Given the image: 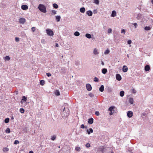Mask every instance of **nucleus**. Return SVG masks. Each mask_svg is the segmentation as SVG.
Listing matches in <instances>:
<instances>
[{"label":"nucleus","instance_id":"obj_62","mask_svg":"<svg viewBox=\"0 0 153 153\" xmlns=\"http://www.w3.org/2000/svg\"><path fill=\"white\" fill-rule=\"evenodd\" d=\"M11 119L12 120H13L14 119V118L13 117V115H12L11 117Z\"/></svg>","mask_w":153,"mask_h":153},{"label":"nucleus","instance_id":"obj_26","mask_svg":"<svg viewBox=\"0 0 153 153\" xmlns=\"http://www.w3.org/2000/svg\"><path fill=\"white\" fill-rule=\"evenodd\" d=\"M133 102L134 100L132 98H129V102L131 104H132L133 103Z\"/></svg>","mask_w":153,"mask_h":153},{"label":"nucleus","instance_id":"obj_44","mask_svg":"<svg viewBox=\"0 0 153 153\" xmlns=\"http://www.w3.org/2000/svg\"><path fill=\"white\" fill-rule=\"evenodd\" d=\"M15 40L16 42H18L19 41V37H16L15 38Z\"/></svg>","mask_w":153,"mask_h":153},{"label":"nucleus","instance_id":"obj_42","mask_svg":"<svg viewBox=\"0 0 153 153\" xmlns=\"http://www.w3.org/2000/svg\"><path fill=\"white\" fill-rule=\"evenodd\" d=\"M19 142L18 140H16L14 141V144L15 145H16L17 144H18L19 143Z\"/></svg>","mask_w":153,"mask_h":153},{"label":"nucleus","instance_id":"obj_5","mask_svg":"<svg viewBox=\"0 0 153 153\" xmlns=\"http://www.w3.org/2000/svg\"><path fill=\"white\" fill-rule=\"evenodd\" d=\"M59 72L61 74H64L66 72L65 68V67L59 68Z\"/></svg>","mask_w":153,"mask_h":153},{"label":"nucleus","instance_id":"obj_64","mask_svg":"<svg viewBox=\"0 0 153 153\" xmlns=\"http://www.w3.org/2000/svg\"><path fill=\"white\" fill-rule=\"evenodd\" d=\"M29 153H34L32 151H30L29 152Z\"/></svg>","mask_w":153,"mask_h":153},{"label":"nucleus","instance_id":"obj_6","mask_svg":"<svg viewBox=\"0 0 153 153\" xmlns=\"http://www.w3.org/2000/svg\"><path fill=\"white\" fill-rule=\"evenodd\" d=\"M86 88L88 91H90L92 90V87L90 84H87L86 85Z\"/></svg>","mask_w":153,"mask_h":153},{"label":"nucleus","instance_id":"obj_52","mask_svg":"<svg viewBox=\"0 0 153 153\" xmlns=\"http://www.w3.org/2000/svg\"><path fill=\"white\" fill-rule=\"evenodd\" d=\"M85 127V126L84 124H82L80 126V128H84Z\"/></svg>","mask_w":153,"mask_h":153},{"label":"nucleus","instance_id":"obj_49","mask_svg":"<svg viewBox=\"0 0 153 153\" xmlns=\"http://www.w3.org/2000/svg\"><path fill=\"white\" fill-rule=\"evenodd\" d=\"M146 114L145 113H143L142 114V117H146Z\"/></svg>","mask_w":153,"mask_h":153},{"label":"nucleus","instance_id":"obj_20","mask_svg":"<svg viewBox=\"0 0 153 153\" xmlns=\"http://www.w3.org/2000/svg\"><path fill=\"white\" fill-rule=\"evenodd\" d=\"M56 96H59L60 95L59 91L58 90L55 91L54 92Z\"/></svg>","mask_w":153,"mask_h":153},{"label":"nucleus","instance_id":"obj_4","mask_svg":"<svg viewBox=\"0 0 153 153\" xmlns=\"http://www.w3.org/2000/svg\"><path fill=\"white\" fill-rule=\"evenodd\" d=\"M46 30L47 34L51 36H53L54 33L53 31L51 29H48Z\"/></svg>","mask_w":153,"mask_h":153},{"label":"nucleus","instance_id":"obj_51","mask_svg":"<svg viewBox=\"0 0 153 153\" xmlns=\"http://www.w3.org/2000/svg\"><path fill=\"white\" fill-rule=\"evenodd\" d=\"M126 32V31H125V30L123 29H122L121 30V33H123L124 34Z\"/></svg>","mask_w":153,"mask_h":153},{"label":"nucleus","instance_id":"obj_1","mask_svg":"<svg viewBox=\"0 0 153 153\" xmlns=\"http://www.w3.org/2000/svg\"><path fill=\"white\" fill-rule=\"evenodd\" d=\"M69 109L67 108V110H65V108L64 107L62 112V117H67L69 115Z\"/></svg>","mask_w":153,"mask_h":153},{"label":"nucleus","instance_id":"obj_29","mask_svg":"<svg viewBox=\"0 0 153 153\" xmlns=\"http://www.w3.org/2000/svg\"><path fill=\"white\" fill-rule=\"evenodd\" d=\"M53 7L55 9H57L58 8V5L56 3H54L53 4Z\"/></svg>","mask_w":153,"mask_h":153},{"label":"nucleus","instance_id":"obj_50","mask_svg":"<svg viewBox=\"0 0 153 153\" xmlns=\"http://www.w3.org/2000/svg\"><path fill=\"white\" fill-rule=\"evenodd\" d=\"M111 31H112V30L111 28L108 29V33H111Z\"/></svg>","mask_w":153,"mask_h":153},{"label":"nucleus","instance_id":"obj_22","mask_svg":"<svg viewBox=\"0 0 153 153\" xmlns=\"http://www.w3.org/2000/svg\"><path fill=\"white\" fill-rule=\"evenodd\" d=\"M80 11L82 13H84L85 11V8L84 7H82L80 9Z\"/></svg>","mask_w":153,"mask_h":153},{"label":"nucleus","instance_id":"obj_25","mask_svg":"<svg viewBox=\"0 0 153 153\" xmlns=\"http://www.w3.org/2000/svg\"><path fill=\"white\" fill-rule=\"evenodd\" d=\"M4 60L5 61H9L10 60V57L8 56H7L4 57Z\"/></svg>","mask_w":153,"mask_h":153},{"label":"nucleus","instance_id":"obj_31","mask_svg":"<svg viewBox=\"0 0 153 153\" xmlns=\"http://www.w3.org/2000/svg\"><path fill=\"white\" fill-rule=\"evenodd\" d=\"M74 36H79L80 35V33L78 31H76L74 33Z\"/></svg>","mask_w":153,"mask_h":153},{"label":"nucleus","instance_id":"obj_61","mask_svg":"<svg viewBox=\"0 0 153 153\" xmlns=\"http://www.w3.org/2000/svg\"><path fill=\"white\" fill-rule=\"evenodd\" d=\"M93 53L94 54L96 55V48H94Z\"/></svg>","mask_w":153,"mask_h":153},{"label":"nucleus","instance_id":"obj_10","mask_svg":"<svg viewBox=\"0 0 153 153\" xmlns=\"http://www.w3.org/2000/svg\"><path fill=\"white\" fill-rule=\"evenodd\" d=\"M133 115V113L131 111H128L127 113V116L128 117L130 118L132 117Z\"/></svg>","mask_w":153,"mask_h":153},{"label":"nucleus","instance_id":"obj_46","mask_svg":"<svg viewBox=\"0 0 153 153\" xmlns=\"http://www.w3.org/2000/svg\"><path fill=\"white\" fill-rule=\"evenodd\" d=\"M131 42L132 41L131 40H129L127 41V43L129 45L131 44Z\"/></svg>","mask_w":153,"mask_h":153},{"label":"nucleus","instance_id":"obj_55","mask_svg":"<svg viewBox=\"0 0 153 153\" xmlns=\"http://www.w3.org/2000/svg\"><path fill=\"white\" fill-rule=\"evenodd\" d=\"M89 95L91 97H93L94 96V94L92 93H89Z\"/></svg>","mask_w":153,"mask_h":153},{"label":"nucleus","instance_id":"obj_53","mask_svg":"<svg viewBox=\"0 0 153 153\" xmlns=\"http://www.w3.org/2000/svg\"><path fill=\"white\" fill-rule=\"evenodd\" d=\"M33 32H34L35 30V27H32L31 28Z\"/></svg>","mask_w":153,"mask_h":153},{"label":"nucleus","instance_id":"obj_12","mask_svg":"<svg viewBox=\"0 0 153 153\" xmlns=\"http://www.w3.org/2000/svg\"><path fill=\"white\" fill-rule=\"evenodd\" d=\"M123 71L124 72H126L128 70V67L126 65H124L122 69Z\"/></svg>","mask_w":153,"mask_h":153},{"label":"nucleus","instance_id":"obj_43","mask_svg":"<svg viewBox=\"0 0 153 153\" xmlns=\"http://www.w3.org/2000/svg\"><path fill=\"white\" fill-rule=\"evenodd\" d=\"M133 25L135 27V29L137 28V25L136 23H134L133 24Z\"/></svg>","mask_w":153,"mask_h":153},{"label":"nucleus","instance_id":"obj_54","mask_svg":"<svg viewBox=\"0 0 153 153\" xmlns=\"http://www.w3.org/2000/svg\"><path fill=\"white\" fill-rule=\"evenodd\" d=\"M23 131H24L25 133H26L27 131V129L26 128V127L24 128L23 129Z\"/></svg>","mask_w":153,"mask_h":153},{"label":"nucleus","instance_id":"obj_21","mask_svg":"<svg viewBox=\"0 0 153 153\" xmlns=\"http://www.w3.org/2000/svg\"><path fill=\"white\" fill-rule=\"evenodd\" d=\"M104 87L103 85H101L99 88L100 91L101 92H103L104 91Z\"/></svg>","mask_w":153,"mask_h":153},{"label":"nucleus","instance_id":"obj_58","mask_svg":"<svg viewBox=\"0 0 153 153\" xmlns=\"http://www.w3.org/2000/svg\"><path fill=\"white\" fill-rule=\"evenodd\" d=\"M59 47V45L58 44L56 43H55V47Z\"/></svg>","mask_w":153,"mask_h":153},{"label":"nucleus","instance_id":"obj_18","mask_svg":"<svg viewBox=\"0 0 153 153\" xmlns=\"http://www.w3.org/2000/svg\"><path fill=\"white\" fill-rule=\"evenodd\" d=\"M116 15V12L115 11L113 10L112 12V13L111 15V16L114 17Z\"/></svg>","mask_w":153,"mask_h":153},{"label":"nucleus","instance_id":"obj_38","mask_svg":"<svg viewBox=\"0 0 153 153\" xmlns=\"http://www.w3.org/2000/svg\"><path fill=\"white\" fill-rule=\"evenodd\" d=\"M80 64V62L79 61L76 60V61H75V65H76L77 66H78V65H79Z\"/></svg>","mask_w":153,"mask_h":153},{"label":"nucleus","instance_id":"obj_36","mask_svg":"<svg viewBox=\"0 0 153 153\" xmlns=\"http://www.w3.org/2000/svg\"><path fill=\"white\" fill-rule=\"evenodd\" d=\"M45 83V81L44 80H41L40 81V84L42 85H43Z\"/></svg>","mask_w":153,"mask_h":153},{"label":"nucleus","instance_id":"obj_23","mask_svg":"<svg viewBox=\"0 0 153 153\" xmlns=\"http://www.w3.org/2000/svg\"><path fill=\"white\" fill-rule=\"evenodd\" d=\"M142 17V15L140 13H139L137 14L136 18L138 20L140 19Z\"/></svg>","mask_w":153,"mask_h":153},{"label":"nucleus","instance_id":"obj_14","mask_svg":"<svg viewBox=\"0 0 153 153\" xmlns=\"http://www.w3.org/2000/svg\"><path fill=\"white\" fill-rule=\"evenodd\" d=\"M86 132L88 134H90L91 133L93 132V130L92 128H90L89 129H87L86 130Z\"/></svg>","mask_w":153,"mask_h":153},{"label":"nucleus","instance_id":"obj_7","mask_svg":"<svg viewBox=\"0 0 153 153\" xmlns=\"http://www.w3.org/2000/svg\"><path fill=\"white\" fill-rule=\"evenodd\" d=\"M25 19L24 18H21L19 19V22L22 24H24L25 22Z\"/></svg>","mask_w":153,"mask_h":153},{"label":"nucleus","instance_id":"obj_2","mask_svg":"<svg viewBox=\"0 0 153 153\" xmlns=\"http://www.w3.org/2000/svg\"><path fill=\"white\" fill-rule=\"evenodd\" d=\"M38 8L40 11L43 13H46L47 12L46 7L43 4H40L38 7Z\"/></svg>","mask_w":153,"mask_h":153},{"label":"nucleus","instance_id":"obj_27","mask_svg":"<svg viewBox=\"0 0 153 153\" xmlns=\"http://www.w3.org/2000/svg\"><path fill=\"white\" fill-rule=\"evenodd\" d=\"M85 36L88 39H90L91 38V35L89 33H86L85 35Z\"/></svg>","mask_w":153,"mask_h":153},{"label":"nucleus","instance_id":"obj_8","mask_svg":"<svg viewBox=\"0 0 153 153\" xmlns=\"http://www.w3.org/2000/svg\"><path fill=\"white\" fill-rule=\"evenodd\" d=\"M21 9L23 10H26L28 9V6L26 4L22 5L21 6Z\"/></svg>","mask_w":153,"mask_h":153},{"label":"nucleus","instance_id":"obj_59","mask_svg":"<svg viewBox=\"0 0 153 153\" xmlns=\"http://www.w3.org/2000/svg\"><path fill=\"white\" fill-rule=\"evenodd\" d=\"M99 3V0H96V4H98Z\"/></svg>","mask_w":153,"mask_h":153},{"label":"nucleus","instance_id":"obj_32","mask_svg":"<svg viewBox=\"0 0 153 153\" xmlns=\"http://www.w3.org/2000/svg\"><path fill=\"white\" fill-rule=\"evenodd\" d=\"M10 119L9 118H5L4 120V122L6 123H8L9 122Z\"/></svg>","mask_w":153,"mask_h":153},{"label":"nucleus","instance_id":"obj_9","mask_svg":"<svg viewBox=\"0 0 153 153\" xmlns=\"http://www.w3.org/2000/svg\"><path fill=\"white\" fill-rule=\"evenodd\" d=\"M116 79L118 81H120L122 79L121 75L119 74H117L116 76Z\"/></svg>","mask_w":153,"mask_h":153},{"label":"nucleus","instance_id":"obj_33","mask_svg":"<svg viewBox=\"0 0 153 153\" xmlns=\"http://www.w3.org/2000/svg\"><path fill=\"white\" fill-rule=\"evenodd\" d=\"M56 136L54 135L51 136V140L54 141L56 139Z\"/></svg>","mask_w":153,"mask_h":153},{"label":"nucleus","instance_id":"obj_28","mask_svg":"<svg viewBox=\"0 0 153 153\" xmlns=\"http://www.w3.org/2000/svg\"><path fill=\"white\" fill-rule=\"evenodd\" d=\"M114 106H111L109 108H108V111H113V112H114V110H113L114 108Z\"/></svg>","mask_w":153,"mask_h":153},{"label":"nucleus","instance_id":"obj_24","mask_svg":"<svg viewBox=\"0 0 153 153\" xmlns=\"http://www.w3.org/2000/svg\"><path fill=\"white\" fill-rule=\"evenodd\" d=\"M151 27L150 26H146L144 28V29L145 30L148 31L150 30L151 29Z\"/></svg>","mask_w":153,"mask_h":153},{"label":"nucleus","instance_id":"obj_57","mask_svg":"<svg viewBox=\"0 0 153 153\" xmlns=\"http://www.w3.org/2000/svg\"><path fill=\"white\" fill-rule=\"evenodd\" d=\"M100 113L99 111H96V116H98L99 115Z\"/></svg>","mask_w":153,"mask_h":153},{"label":"nucleus","instance_id":"obj_63","mask_svg":"<svg viewBox=\"0 0 153 153\" xmlns=\"http://www.w3.org/2000/svg\"><path fill=\"white\" fill-rule=\"evenodd\" d=\"M93 12L94 14L96 13V9H94L93 11Z\"/></svg>","mask_w":153,"mask_h":153},{"label":"nucleus","instance_id":"obj_16","mask_svg":"<svg viewBox=\"0 0 153 153\" xmlns=\"http://www.w3.org/2000/svg\"><path fill=\"white\" fill-rule=\"evenodd\" d=\"M61 16H55V20L58 22L60 21L61 19Z\"/></svg>","mask_w":153,"mask_h":153},{"label":"nucleus","instance_id":"obj_41","mask_svg":"<svg viewBox=\"0 0 153 153\" xmlns=\"http://www.w3.org/2000/svg\"><path fill=\"white\" fill-rule=\"evenodd\" d=\"M51 12L52 13L51 14L52 15H55L56 14V11L55 10H53L51 11Z\"/></svg>","mask_w":153,"mask_h":153},{"label":"nucleus","instance_id":"obj_3","mask_svg":"<svg viewBox=\"0 0 153 153\" xmlns=\"http://www.w3.org/2000/svg\"><path fill=\"white\" fill-rule=\"evenodd\" d=\"M108 149V148H106L105 146H100L97 151V153L100 152V153H104L105 151Z\"/></svg>","mask_w":153,"mask_h":153},{"label":"nucleus","instance_id":"obj_15","mask_svg":"<svg viewBox=\"0 0 153 153\" xmlns=\"http://www.w3.org/2000/svg\"><path fill=\"white\" fill-rule=\"evenodd\" d=\"M94 122V119L92 118L88 119V123L89 124H92Z\"/></svg>","mask_w":153,"mask_h":153},{"label":"nucleus","instance_id":"obj_30","mask_svg":"<svg viewBox=\"0 0 153 153\" xmlns=\"http://www.w3.org/2000/svg\"><path fill=\"white\" fill-rule=\"evenodd\" d=\"M120 96L121 97H123L124 96V91H120Z\"/></svg>","mask_w":153,"mask_h":153},{"label":"nucleus","instance_id":"obj_40","mask_svg":"<svg viewBox=\"0 0 153 153\" xmlns=\"http://www.w3.org/2000/svg\"><path fill=\"white\" fill-rule=\"evenodd\" d=\"M75 149L77 151H79L80 150V148L79 147H76L75 148Z\"/></svg>","mask_w":153,"mask_h":153},{"label":"nucleus","instance_id":"obj_37","mask_svg":"<svg viewBox=\"0 0 153 153\" xmlns=\"http://www.w3.org/2000/svg\"><path fill=\"white\" fill-rule=\"evenodd\" d=\"M9 150V148L7 147H4L3 149V151L4 152H6L8 151Z\"/></svg>","mask_w":153,"mask_h":153},{"label":"nucleus","instance_id":"obj_17","mask_svg":"<svg viewBox=\"0 0 153 153\" xmlns=\"http://www.w3.org/2000/svg\"><path fill=\"white\" fill-rule=\"evenodd\" d=\"M146 71H149L150 69V67L149 65H146L145 66L144 68Z\"/></svg>","mask_w":153,"mask_h":153},{"label":"nucleus","instance_id":"obj_60","mask_svg":"<svg viewBox=\"0 0 153 153\" xmlns=\"http://www.w3.org/2000/svg\"><path fill=\"white\" fill-rule=\"evenodd\" d=\"M114 112H113V111H110V113H109V114L110 115H112L113 114V113H114Z\"/></svg>","mask_w":153,"mask_h":153},{"label":"nucleus","instance_id":"obj_39","mask_svg":"<svg viewBox=\"0 0 153 153\" xmlns=\"http://www.w3.org/2000/svg\"><path fill=\"white\" fill-rule=\"evenodd\" d=\"M110 52V51L109 49H107L104 52V53L105 54H108Z\"/></svg>","mask_w":153,"mask_h":153},{"label":"nucleus","instance_id":"obj_47","mask_svg":"<svg viewBox=\"0 0 153 153\" xmlns=\"http://www.w3.org/2000/svg\"><path fill=\"white\" fill-rule=\"evenodd\" d=\"M132 92L134 94H135L136 93L137 91L134 89H133L132 90Z\"/></svg>","mask_w":153,"mask_h":153},{"label":"nucleus","instance_id":"obj_13","mask_svg":"<svg viewBox=\"0 0 153 153\" xmlns=\"http://www.w3.org/2000/svg\"><path fill=\"white\" fill-rule=\"evenodd\" d=\"M86 14L89 16H91L93 14V12L90 10H88L86 12Z\"/></svg>","mask_w":153,"mask_h":153},{"label":"nucleus","instance_id":"obj_34","mask_svg":"<svg viewBox=\"0 0 153 153\" xmlns=\"http://www.w3.org/2000/svg\"><path fill=\"white\" fill-rule=\"evenodd\" d=\"M25 111V109L23 108H20L19 109V112L22 114L24 113Z\"/></svg>","mask_w":153,"mask_h":153},{"label":"nucleus","instance_id":"obj_11","mask_svg":"<svg viewBox=\"0 0 153 153\" xmlns=\"http://www.w3.org/2000/svg\"><path fill=\"white\" fill-rule=\"evenodd\" d=\"M27 100V97L25 96H23L22 97V99L21 100V102L22 103L24 102H26Z\"/></svg>","mask_w":153,"mask_h":153},{"label":"nucleus","instance_id":"obj_19","mask_svg":"<svg viewBox=\"0 0 153 153\" xmlns=\"http://www.w3.org/2000/svg\"><path fill=\"white\" fill-rule=\"evenodd\" d=\"M107 72V69L105 68H103L102 69V73L104 74H106Z\"/></svg>","mask_w":153,"mask_h":153},{"label":"nucleus","instance_id":"obj_56","mask_svg":"<svg viewBox=\"0 0 153 153\" xmlns=\"http://www.w3.org/2000/svg\"><path fill=\"white\" fill-rule=\"evenodd\" d=\"M41 42L42 43H45V39H42L41 40Z\"/></svg>","mask_w":153,"mask_h":153},{"label":"nucleus","instance_id":"obj_48","mask_svg":"<svg viewBox=\"0 0 153 153\" xmlns=\"http://www.w3.org/2000/svg\"><path fill=\"white\" fill-rule=\"evenodd\" d=\"M85 146L87 148H88L90 146V144L89 143H86L85 145Z\"/></svg>","mask_w":153,"mask_h":153},{"label":"nucleus","instance_id":"obj_45","mask_svg":"<svg viewBox=\"0 0 153 153\" xmlns=\"http://www.w3.org/2000/svg\"><path fill=\"white\" fill-rule=\"evenodd\" d=\"M46 75L48 77H50L51 76V74L50 73H46Z\"/></svg>","mask_w":153,"mask_h":153},{"label":"nucleus","instance_id":"obj_35","mask_svg":"<svg viewBox=\"0 0 153 153\" xmlns=\"http://www.w3.org/2000/svg\"><path fill=\"white\" fill-rule=\"evenodd\" d=\"M5 132L6 133L9 134L10 132V129L9 128H7L6 130H5Z\"/></svg>","mask_w":153,"mask_h":153}]
</instances>
